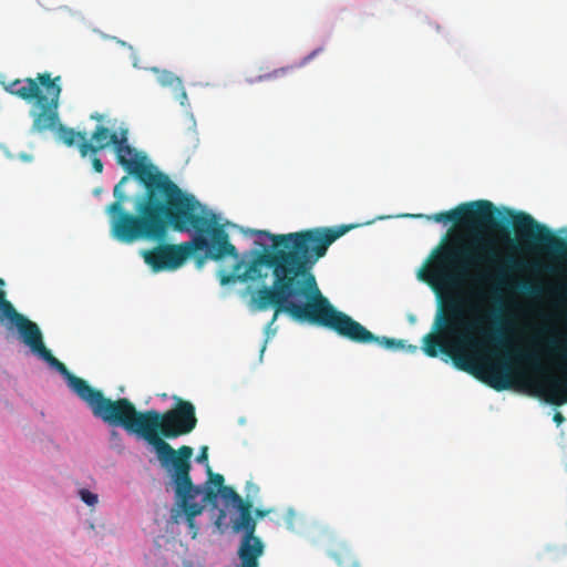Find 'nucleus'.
<instances>
[{"instance_id":"nucleus-8","label":"nucleus","mask_w":567,"mask_h":567,"mask_svg":"<svg viewBox=\"0 0 567 567\" xmlns=\"http://www.w3.org/2000/svg\"><path fill=\"white\" fill-rule=\"evenodd\" d=\"M507 214L512 218L517 248L528 251L546 249L555 258L567 261V241L564 238L556 236L527 213L507 209ZM561 358L567 361V352ZM563 393H567V378L554 379L548 386L547 401L556 405L563 404L566 401Z\"/></svg>"},{"instance_id":"nucleus-29","label":"nucleus","mask_w":567,"mask_h":567,"mask_svg":"<svg viewBox=\"0 0 567 567\" xmlns=\"http://www.w3.org/2000/svg\"><path fill=\"white\" fill-rule=\"evenodd\" d=\"M564 421H565V417L563 416V414L559 412H556L554 415V422H556L557 424H560Z\"/></svg>"},{"instance_id":"nucleus-5","label":"nucleus","mask_w":567,"mask_h":567,"mask_svg":"<svg viewBox=\"0 0 567 567\" xmlns=\"http://www.w3.org/2000/svg\"><path fill=\"white\" fill-rule=\"evenodd\" d=\"M197 425L195 406L189 401L176 399L173 409L161 413L146 410L144 440L153 446L161 466L168 473L185 477L190 472L193 449L187 445L174 450L164 439L189 434Z\"/></svg>"},{"instance_id":"nucleus-20","label":"nucleus","mask_w":567,"mask_h":567,"mask_svg":"<svg viewBox=\"0 0 567 567\" xmlns=\"http://www.w3.org/2000/svg\"><path fill=\"white\" fill-rule=\"evenodd\" d=\"M518 359L525 362L535 372H539L542 370L538 358L533 353H520Z\"/></svg>"},{"instance_id":"nucleus-15","label":"nucleus","mask_w":567,"mask_h":567,"mask_svg":"<svg viewBox=\"0 0 567 567\" xmlns=\"http://www.w3.org/2000/svg\"><path fill=\"white\" fill-rule=\"evenodd\" d=\"M193 487H197L199 489L198 496L203 495L202 503L205 505H212L213 507H217V499L219 495V491H217L214 486H210V484H204V485H194Z\"/></svg>"},{"instance_id":"nucleus-21","label":"nucleus","mask_w":567,"mask_h":567,"mask_svg":"<svg viewBox=\"0 0 567 567\" xmlns=\"http://www.w3.org/2000/svg\"><path fill=\"white\" fill-rule=\"evenodd\" d=\"M291 70H293V66H285V68L276 69V70H274L272 72H270L268 74L260 75L259 80L261 81V80L276 79V78H279L281 75H285L286 73H288Z\"/></svg>"},{"instance_id":"nucleus-22","label":"nucleus","mask_w":567,"mask_h":567,"mask_svg":"<svg viewBox=\"0 0 567 567\" xmlns=\"http://www.w3.org/2000/svg\"><path fill=\"white\" fill-rule=\"evenodd\" d=\"M80 497L89 506H94L97 503V495L85 488L80 489Z\"/></svg>"},{"instance_id":"nucleus-31","label":"nucleus","mask_w":567,"mask_h":567,"mask_svg":"<svg viewBox=\"0 0 567 567\" xmlns=\"http://www.w3.org/2000/svg\"><path fill=\"white\" fill-rule=\"evenodd\" d=\"M547 346H548V348H549L550 350H553V351H554V350H556V341H555V340H549V341L547 342Z\"/></svg>"},{"instance_id":"nucleus-6","label":"nucleus","mask_w":567,"mask_h":567,"mask_svg":"<svg viewBox=\"0 0 567 567\" xmlns=\"http://www.w3.org/2000/svg\"><path fill=\"white\" fill-rule=\"evenodd\" d=\"M61 76L54 79L48 72L38 73L34 79H17L10 83H2L4 90L27 102L35 101L37 109L31 110V132L43 133L55 131L58 138L68 147L78 146L86 141V132L75 131L60 123L59 105L62 87Z\"/></svg>"},{"instance_id":"nucleus-18","label":"nucleus","mask_w":567,"mask_h":567,"mask_svg":"<svg viewBox=\"0 0 567 567\" xmlns=\"http://www.w3.org/2000/svg\"><path fill=\"white\" fill-rule=\"evenodd\" d=\"M158 82L163 86H169L175 90L176 86H181L182 80L169 71H163L158 76Z\"/></svg>"},{"instance_id":"nucleus-4","label":"nucleus","mask_w":567,"mask_h":567,"mask_svg":"<svg viewBox=\"0 0 567 567\" xmlns=\"http://www.w3.org/2000/svg\"><path fill=\"white\" fill-rule=\"evenodd\" d=\"M432 258L427 272L444 287L492 279L504 285L507 271L516 266L513 259H501L496 249L478 236L444 240L433 250Z\"/></svg>"},{"instance_id":"nucleus-9","label":"nucleus","mask_w":567,"mask_h":567,"mask_svg":"<svg viewBox=\"0 0 567 567\" xmlns=\"http://www.w3.org/2000/svg\"><path fill=\"white\" fill-rule=\"evenodd\" d=\"M71 390L91 409L93 415L112 426H121L128 433L144 439L146 411H138L126 398L112 400L85 380L70 375L66 381Z\"/></svg>"},{"instance_id":"nucleus-1","label":"nucleus","mask_w":567,"mask_h":567,"mask_svg":"<svg viewBox=\"0 0 567 567\" xmlns=\"http://www.w3.org/2000/svg\"><path fill=\"white\" fill-rule=\"evenodd\" d=\"M352 228L354 225L315 227L280 235L258 230V236L272 241V250L258 252L247 265L236 250V256H230L235 260L231 272L220 270L219 282L226 286L236 281H264L268 276L265 269H269L272 285L252 290L248 308L252 312L274 308L270 324L285 313L297 322L330 329L354 343H377L386 350L415 353L416 346H405L403 340L374 336L352 317L336 309L321 293L312 269L326 256L329 246Z\"/></svg>"},{"instance_id":"nucleus-12","label":"nucleus","mask_w":567,"mask_h":567,"mask_svg":"<svg viewBox=\"0 0 567 567\" xmlns=\"http://www.w3.org/2000/svg\"><path fill=\"white\" fill-rule=\"evenodd\" d=\"M174 486L177 498L179 499V506L182 507L186 523L190 529L193 538L197 536L198 528L195 524V517L204 512V505L194 502L198 497L199 489L193 487V481L190 472H187L185 477H179L178 473L169 474Z\"/></svg>"},{"instance_id":"nucleus-14","label":"nucleus","mask_w":567,"mask_h":567,"mask_svg":"<svg viewBox=\"0 0 567 567\" xmlns=\"http://www.w3.org/2000/svg\"><path fill=\"white\" fill-rule=\"evenodd\" d=\"M251 507L252 501H246L238 507H236L240 515L239 518L234 524V529L236 532L243 529L245 530V535H254L256 530V522L251 517Z\"/></svg>"},{"instance_id":"nucleus-13","label":"nucleus","mask_w":567,"mask_h":567,"mask_svg":"<svg viewBox=\"0 0 567 567\" xmlns=\"http://www.w3.org/2000/svg\"><path fill=\"white\" fill-rule=\"evenodd\" d=\"M262 551L264 545L260 538L255 535H245L238 549L241 567H258V558Z\"/></svg>"},{"instance_id":"nucleus-11","label":"nucleus","mask_w":567,"mask_h":567,"mask_svg":"<svg viewBox=\"0 0 567 567\" xmlns=\"http://www.w3.org/2000/svg\"><path fill=\"white\" fill-rule=\"evenodd\" d=\"M499 210L489 200H475L463 203L449 212L436 213L425 216L427 220L435 223H454L461 224L474 229H498L501 227L497 221Z\"/></svg>"},{"instance_id":"nucleus-10","label":"nucleus","mask_w":567,"mask_h":567,"mask_svg":"<svg viewBox=\"0 0 567 567\" xmlns=\"http://www.w3.org/2000/svg\"><path fill=\"white\" fill-rule=\"evenodd\" d=\"M4 280L0 278V322L6 320L14 324L21 336L22 341L41 359L58 370L68 381L73 375L64 363L59 361L43 343V338L39 326L20 315L12 303L7 300L3 290Z\"/></svg>"},{"instance_id":"nucleus-16","label":"nucleus","mask_w":567,"mask_h":567,"mask_svg":"<svg viewBox=\"0 0 567 567\" xmlns=\"http://www.w3.org/2000/svg\"><path fill=\"white\" fill-rule=\"evenodd\" d=\"M223 501L226 503V504H233L235 507H238L239 505H241L243 503H245L246 501H244L241 498V496L230 486H225L223 487L220 491H219V495Z\"/></svg>"},{"instance_id":"nucleus-27","label":"nucleus","mask_w":567,"mask_h":567,"mask_svg":"<svg viewBox=\"0 0 567 567\" xmlns=\"http://www.w3.org/2000/svg\"><path fill=\"white\" fill-rule=\"evenodd\" d=\"M226 518V512L224 509H219L218 517L215 522L217 527H221L224 519Z\"/></svg>"},{"instance_id":"nucleus-19","label":"nucleus","mask_w":567,"mask_h":567,"mask_svg":"<svg viewBox=\"0 0 567 567\" xmlns=\"http://www.w3.org/2000/svg\"><path fill=\"white\" fill-rule=\"evenodd\" d=\"M207 474H208V480L205 482L206 484H210V486H214L217 491H220L223 487L226 486L224 484L225 483L224 476L221 474L214 473L212 471V467L209 466V464H207Z\"/></svg>"},{"instance_id":"nucleus-2","label":"nucleus","mask_w":567,"mask_h":567,"mask_svg":"<svg viewBox=\"0 0 567 567\" xmlns=\"http://www.w3.org/2000/svg\"><path fill=\"white\" fill-rule=\"evenodd\" d=\"M123 176L113 188L114 202L106 206L110 230L113 238L123 244L137 240L162 243L169 228L179 233L194 231L192 240L175 244H159L144 250L143 258L153 271L175 270L196 251L205 250L198 257L197 267L205 258L218 261L236 256V247L229 235L219 225L216 215L206 208L193 194L182 190L171 178L150 187L134 204V213L125 209L130 195L125 190L130 183Z\"/></svg>"},{"instance_id":"nucleus-30","label":"nucleus","mask_w":567,"mask_h":567,"mask_svg":"<svg viewBox=\"0 0 567 567\" xmlns=\"http://www.w3.org/2000/svg\"><path fill=\"white\" fill-rule=\"evenodd\" d=\"M90 118L94 120V121H97V122H101V121H103L104 116L102 114L95 112V113H92L90 115Z\"/></svg>"},{"instance_id":"nucleus-17","label":"nucleus","mask_w":567,"mask_h":567,"mask_svg":"<svg viewBox=\"0 0 567 567\" xmlns=\"http://www.w3.org/2000/svg\"><path fill=\"white\" fill-rule=\"evenodd\" d=\"M516 288L524 295L529 297H538L543 293V286L530 281H519Z\"/></svg>"},{"instance_id":"nucleus-24","label":"nucleus","mask_w":567,"mask_h":567,"mask_svg":"<svg viewBox=\"0 0 567 567\" xmlns=\"http://www.w3.org/2000/svg\"><path fill=\"white\" fill-rule=\"evenodd\" d=\"M174 91L176 92L175 97L179 102V104L185 105L187 102V93L183 86V83L181 82V86H176Z\"/></svg>"},{"instance_id":"nucleus-3","label":"nucleus","mask_w":567,"mask_h":567,"mask_svg":"<svg viewBox=\"0 0 567 567\" xmlns=\"http://www.w3.org/2000/svg\"><path fill=\"white\" fill-rule=\"evenodd\" d=\"M435 328L455 340L449 344L442 342L440 334L427 333L423 338V351L435 358L440 352L447 354L454 365L465 371L496 391L514 386L517 373L508 353L504 320L497 311H489L467 321L463 301L457 298L447 300L437 316Z\"/></svg>"},{"instance_id":"nucleus-25","label":"nucleus","mask_w":567,"mask_h":567,"mask_svg":"<svg viewBox=\"0 0 567 567\" xmlns=\"http://www.w3.org/2000/svg\"><path fill=\"white\" fill-rule=\"evenodd\" d=\"M196 461L198 463H206V465L208 464V447L207 446H203L200 449V452H199Z\"/></svg>"},{"instance_id":"nucleus-7","label":"nucleus","mask_w":567,"mask_h":567,"mask_svg":"<svg viewBox=\"0 0 567 567\" xmlns=\"http://www.w3.org/2000/svg\"><path fill=\"white\" fill-rule=\"evenodd\" d=\"M109 146H113L117 164L138 179L144 185L145 192L169 178L156 166L146 163V156L128 144L127 130L116 133L104 125H96L91 138L78 144V151L82 158L90 157L94 172L101 174L104 166L97 153Z\"/></svg>"},{"instance_id":"nucleus-23","label":"nucleus","mask_w":567,"mask_h":567,"mask_svg":"<svg viewBox=\"0 0 567 567\" xmlns=\"http://www.w3.org/2000/svg\"><path fill=\"white\" fill-rule=\"evenodd\" d=\"M245 492H246V497H247L246 501H251V498H254L258 495L259 486L257 484H255L254 482L248 481L245 486Z\"/></svg>"},{"instance_id":"nucleus-28","label":"nucleus","mask_w":567,"mask_h":567,"mask_svg":"<svg viewBox=\"0 0 567 567\" xmlns=\"http://www.w3.org/2000/svg\"><path fill=\"white\" fill-rule=\"evenodd\" d=\"M270 512H271V509H260V508H258V509H256L255 515H256L257 518H264Z\"/></svg>"},{"instance_id":"nucleus-26","label":"nucleus","mask_w":567,"mask_h":567,"mask_svg":"<svg viewBox=\"0 0 567 567\" xmlns=\"http://www.w3.org/2000/svg\"><path fill=\"white\" fill-rule=\"evenodd\" d=\"M322 51V48L313 50L311 53H309L307 56L302 59L299 66H303L307 63H309L313 58H316L320 52Z\"/></svg>"}]
</instances>
